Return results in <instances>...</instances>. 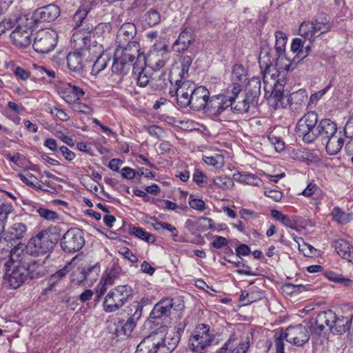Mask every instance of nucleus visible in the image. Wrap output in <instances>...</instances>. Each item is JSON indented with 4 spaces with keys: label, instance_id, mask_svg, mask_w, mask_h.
I'll return each instance as SVG.
<instances>
[{
    "label": "nucleus",
    "instance_id": "f257e3e1",
    "mask_svg": "<svg viewBox=\"0 0 353 353\" xmlns=\"http://www.w3.org/2000/svg\"><path fill=\"white\" fill-rule=\"evenodd\" d=\"M34 264L30 265L26 254L24 253V245L18 243L10 252V259L6 262L4 279L11 288H19L30 277L40 278L45 275L46 271L42 265L34 268Z\"/></svg>",
    "mask_w": 353,
    "mask_h": 353
},
{
    "label": "nucleus",
    "instance_id": "f03ea898",
    "mask_svg": "<svg viewBox=\"0 0 353 353\" xmlns=\"http://www.w3.org/2000/svg\"><path fill=\"white\" fill-rule=\"evenodd\" d=\"M184 327L179 325L176 330L167 334L163 331L153 332L141 341L135 353H171L179 343Z\"/></svg>",
    "mask_w": 353,
    "mask_h": 353
},
{
    "label": "nucleus",
    "instance_id": "7ed1b4c3",
    "mask_svg": "<svg viewBox=\"0 0 353 353\" xmlns=\"http://www.w3.org/2000/svg\"><path fill=\"white\" fill-rule=\"evenodd\" d=\"M141 57L145 56L140 53V45L137 41L129 42L126 45L119 43L112 62V72L121 76L127 74Z\"/></svg>",
    "mask_w": 353,
    "mask_h": 353
},
{
    "label": "nucleus",
    "instance_id": "20e7f679",
    "mask_svg": "<svg viewBox=\"0 0 353 353\" xmlns=\"http://www.w3.org/2000/svg\"><path fill=\"white\" fill-rule=\"evenodd\" d=\"M59 231L57 227L48 228L32 237L26 246V252H24L27 257L48 253L59 240Z\"/></svg>",
    "mask_w": 353,
    "mask_h": 353
},
{
    "label": "nucleus",
    "instance_id": "39448f33",
    "mask_svg": "<svg viewBox=\"0 0 353 353\" xmlns=\"http://www.w3.org/2000/svg\"><path fill=\"white\" fill-rule=\"evenodd\" d=\"M142 311L143 305L138 301L131 303L125 310L128 315L130 316L128 319L126 321L119 320L114 324V330L113 333L118 340H123L132 334L137 321L141 316Z\"/></svg>",
    "mask_w": 353,
    "mask_h": 353
},
{
    "label": "nucleus",
    "instance_id": "423d86ee",
    "mask_svg": "<svg viewBox=\"0 0 353 353\" xmlns=\"http://www.w3.org/2000/svg\"><path fill=\"white\" fill-rule=\"evenodd\" d=\"M133 296V289L128 285H118L105 295L103 307L107 313L114 312L121 309Z\"/></svg>",
    "mask_w": 353,
    "mask_h": 353
},
{
    "label": "nucleus",
    "instance_id": "0eeeda50",
    "mask_svg": "<svg viewBox=\"0 0 353 353\" xmlns=\"http://www.w3.org/2000/svg\"><path fill=\"white\" fill-rule=\"evenodd\" d=\"M214 339V334L209 325L204 323L199 324L190 336L188 345L194 353H205Z\"/></svg>",
    "mask_w": 353,
    "mask_h": 353
},
{
    "label": "nucleus",
    "instance_id": "6e6552de",
    "mask_svg": "<svg viewBox=\"0 0 353 353\" xmlns=\"http://www.w3.org/2000/svg\"><path fill=\"white\" fill-rule=\"evenodd\" d=\"M32 22L26 16H19V24L12 30L10 37L12 43L19 48H26L32 41Z\"/></svg>",
    "mask_w": 353,
    "mask_h": 353
},
{
    "label": "nucleus",
    "instance_id": "1a4fd4ad",
    "mask_svg": "<svg viewBox=\"0 0 353 353\" xmlns=\"http://www.w3.org/2000/svg\"><path fill=\"white\" fill-rule=\"evenodd\" d=\"M318 120V114L314 111H310L305 114L297 122L296 133L299 137H302L305 143H310L315 141Z\"/></svg>",
    "mask_w": 353,
    "mask_h": 353
},
{
    "label": "nucleus",
    "instance_id": "9d476101",
    "mask_svg": "<svg viewBox=\"0 0 353 353\" xmlns=\"http://www.w3.org/2000/svg\"><path fill=\"white\" fill-rule=\"evenodd\" d=\"M59 240L62 250L66 253L79 252L85 243L84 233L78 228L69 229Z\"/></svg>",
    "mask_w": 353,
    "mask_h": 353
},
{
    "label": "nucleus",
    "instance_id": "9b49d317",
    "mask_svg": "<svg viewBox=\"0 0 353 353\" xmlns=\"http://www.w3.org/2000/svg\"><path fill=\"white\" fill-rule=\"evenodd\" d=\"M57 38V32L54 30H39L34 38L32 47L39 53H48L56 46Z\"/></svg>",
    "mask_w": 353,
    "mask_h": 353
},
{
    "label": "nucleus",
    "instance_id": "f8f14e48",
    "mask_svg": "<svg viewBox=\"0 0 353 353\" xmlns=\"http://www.w3.org/2000/svg\"><path fill=\"white\" fill-rule=\"evenodd\" d=\"M83 46L79 50L70 52L67 55V65L68 68L73 72H80L83 69V58L90 52V37L85 36L81 38Z\"/></svg>",
    "mask_w": 353,
    "mask_h": 353
},
{
    "label": "nucleus",
    "instance_id": "ddd939ff",
    "mask_svg": "<svg viewBox=\"0 0 353 353\" xmlns=\"http://www.w3.org/2000/svg\"><path fill=\"white\" fill-rule=\"evenodd\" d=\"M27 234V225L22 222H15L6 232L0 235V250L8 248L9 242H14L22 240Z\"/></svg>",
    "mask_w": 353,
    "mask_h": 353
},
{
    "label": "nucleus",
    "instance_id": "4468645a",
    "mask_svg": "<svg viewBox=\"0 0 353 353\" xmlns=\"http://www.w3.org/2000/svg\"><path fill=\"white\" fill-rule=\"evenodd\" d=\"M230 94V87H228L225 93L210 97L205 112L214 117L219 116L232 105Z\"/></svg>",
    "mask_w": 353,
    "mask_h": 353
},
{
    "label": "nucleus",
    "instance_id": "2eb2a0df",
    "mask_svg": "<svg viewBox=\"0 0 353 353\" xmlns=\"http://www.w3.org/2000/svg\"><path fill=\"white\" fill-rule=\"evenodd\" d=\"M284 337L288 343L301 347L309 341L310 336L305 326L297 324L287 327L284 332Z\"/></svg>",
    "mask_w": 353,
    "mask_h": 353
},
{
    "label": "nucleus",
    "instance_id": "dca6fc26",
    "mask_svg": "<svg viewBox=\"0 0 353 353\" xmlns=\"http://www.w3.org/2000/svg\"><path fill=\"white\" fill-rule=\"evenodd\" d=\"M241 91V85H239L238 83H234L230 87V95L232 99H231L232 105H230V107L231 108V110L236 114L246 113L250 108H254L257 106V104L254 102H252L251 99L250 100V98L246 94L241 101L236 102V100Z\"/></svg>",
    "mask_w": 353,
    "mask_h": 353
},
{
    "label": "nucleus",
    "instance_id": "f3484780",
    "mask_svg": "<svg viewBox=\"0 0 353 353\" xmlns=\"http://www.w3.org/2000/svg\"><path fill=\"white\" fill-rule=\"evenodd\" d=\"M334 319L335 313L330 310L319 312L314 320L310 321L311 332L316 336H321L325 327L332 332V324Z\"/></svg>",
    "mask_w": 353,
    "mask_h": 353
},
{
    "label": "nucleus",
    "instance_id": "a211bd4d",
    "mask_svg": "<svg viewBox=\"0 0 353 353\" xmlns=\"http://www.w3.org/2000/svg\"><path fill=\"white\" fill-rule=\"evenodd\" d=\"M250 346L249 336L238 338L233 334L216 353H246Z\"/></svg>",
    "mask_w": 353,
    "mask_h": 353
},
{
    "label": "nucleus",
    "instance_id": "6ab92c4d",
    "mask_svg": "<svg viewBox=\"0 0 353 353\" xmlns=\"http://www.w3.org/2000/svg\"><path fill=\"white\" fill-rule=\"evenodd\" d=\"M132 72L137 75V85L143 88L152 83V75L154 74L153 68L147 66L145 57H139L138 61L134 63Z\"/></svg>",
    "mask_w": 353,
    "mask_h": 353
},
{
    "label": "nucleus",
    "instance_id": "aec40b11",
    "mask_svg": "<svg viewBox=\"0 0 353 353\" xmlns=\"http://www.w3.org/2000/svg\"><path fill=\"white\" fill-rule=\"evenodd\" d=\"M59 15V8L54 4H49L37 9L30 19L35 23L50 22L54 21Z\"/></svg>",
    "mask_w": 353,
    "mask_h": 353
},
{
    "label": "nucleus",
    "instance_id": "412c9836",
    "mask_svg": "<svg viewBox=\"0 0 353 353\" xmlns=\"http://www.w3.org/2000/svg\"><path fill=\"white\" fill-rule=\"evenodd\" d=\"M210 98V92L204 86H194L190 95L189 107L193 110L205 111Z\"/></svg>",
    "mask_w": 353,
    "mask_h": 353
},
{
    "label": "nucleus",
    "instance_id": "4be33fe9",
    "mask_svg": "<svg viewBox=\"0 0 353 353\" xmlns=\"http://www.w3.org/2000/svg\"><path fill=\"white\" fill-rule=\"evenodd\" d=\"M173 306L172 299L164 298L154 305L150 317L152 319H159L163 316L168 317L170 315Z\"/></svg>",
    "mask_w": 353,
    "mask_h": 353
},
{
    "label": "nucleus",
    "instance_id": "5701e85b",
    "mask_svg": "<svg viewBox=\"0 0 353 353\" xmlns=\"http://www.w3.org/2000/svg\"><path fill=\"white\" fill-rule=\"evenodd\" d=\"M194 41L193 30L191 28H185L174 41L172 46L173 50L176 52H183L188 50Z\"/></svg>",
    "mask_w": 353,
    "mask_h": 353
},
{
    "label": "nucleus",
    "instance_id": "b1692460",
    "mask_svg": "<svg viewBox=\"0 0 353 353\" xmlns=\"http://www.w3.org/2000/svg\"><path fill=\"white\" fill-rule=\"evenodd\" d=\"M336 132L337 127L334 122L328 119H322L318 124L315 140L320 137L322 141H325Z\"/></svg>",
    "mask_w": 353,
    "mask_h": 353
},
{
    "label": "nucleus",
    "instance_id": "393cba45",
    "mask_svg": "<svg viewBox=\"0 0 353 353\" xmlns=\"http://www.w3.org/2000/svg\"><path fill=\"white\" fill-rule=\"evenodd\" d=\"M137 33V28L132 23H123L118 31L117 43L120 45H125V43L132 42Z\"/></svg>",
    "mask_w": 353,
    "mask_h": 353
},
{
    "label": "nucleus",
    "instance_id": "a878e982",
    "mask_svg": "<svg viewBox=\"0 0 353 353\" xmlns=\"http://www.w3.org/2000/svg\"><path fill=\"white\" fill-rule=\"evenodd\" d=\"M332 332L336 334H343L349 331L352 325L351 314L349 316H339L335 314V319L333 321Z\"/></svg>",
    "mask_w": 353,
    "mask_h": 353
},
{
    "label": "nucleus",
    "instance_id": "bb28decb",
    "mask_svg": "<svg viewBox=\"0 0 353 353\" xmlns=\"http://www.w3.org/2000/svg\"><path fill=\"white\" fill-rule=\"evenodd\" d=\"M307 92L303 89L291 93L288 98V105L291 110H299L305 105Z\"/></svg>",
    "mask_w": 353,
    "mask_h": 353
},
{
    "label": "nucleus",
    "instance_id": "cd10ccee",
    "mask_svg": "<svg viewBox=\"0 0 353 353\" xmlns=\"http://www.w3.org/2000/svg\"><path fill=\"white\" fill-rule=\"evenodd\" d=\"M325 141H326L325 150L329 155L338 154L344 144L343 137L340 133L337 134V132Z\"/></svg>",
    "mask_w": 353,
    "mask_h": 353
},
{
    "label": "nucleus",
    "instance_id": "c85d7f7f",
    "mask_svg": "<svg viewBox=\"0 0 353 353\" xmlns=\"http://www.w3.org/2000/svg\"><path fill=\"white\" fill-rule=\"evenodd\" d=\"M261 80L259 77H253L249 80L245 94L251 99L252 102H254L258 105L259 98L261 94Z\"/></svg>",
    "mask_w": 353,
    "mask_h": 353
},
{
    "label": "nucleus",
    "instance_id": "c756f323",
    "mask_svg": "<svg viewBox=\"0 0 353 353\" xmlns=\"http://www.w3.org/2000/svg\"><path fill=\"white\" fill-rule=\"evenodd\" d=\"M333 246L339 255L349 261H352L353 248L347 241L342 239H338L334 242Z\"/></svg>",
    "mask_w": 353,
    "mask_h": 353
},
{
    "label": "nucleus",
    "instance_id": "7c9ffc66",
    "mask_svg": "<svg viewBox=\"0 0 353 353\" xmlns=\"http://www.w3.org/2000/svg\"><path fill=\"white\" fill-rule=\"evenodd\" d=\"M303 42L301 39H294L291 44V50L296 54L293 57L291 62L285 66L286 70H291L294 68V65L300 61V57L303 54Z\"/></svg>",
    "mask_w": 353,
    "mask_h": 353
},
{
    "label": "nucleus",
    "instance_id": "2f4dec72",
    "mask_svg": "<svg viewBox=\"0 0 353 353\" xmlns=\"http://www.w3.org/2000/svg\"><path fill=\"white\" fill-rule=\"evenodd\" d=\"M13 211L11 203L0 196V235L4 232L8 215Z\"/></svg>",
    "mask_w": 353,
    "mask_h": 353
},
{
    "label": "nucleus",
    "instance_id": "473e14b6",
    "mask_svg": "<svg viewBox=\"0 0 353 353\" xmlns=\"http://www.w3.org/2000/svg\"><path fill=\"white\" fill-rule=\"evenodd\" d=\"M270 106L274 109L285 108L288 105V99H284L283 91L280 88H274L268 99Z\"/></svg>",
    "mask_w": 353,
    "mask_h": 353
},
{
    "label": "nucleus",
    "instance_id": "72a5a7b5",
    "mask_svg": "<svg viewBox=\"0 0 353 353\" xmlns=\"http://www.w3.org/2000/svg\"><path fill=\"white\" fill-rule=\"evenodd\" d=\"M271 53L272 50L268 46L261 48V52L259 56V64L261 70H268L274 63L276 58L272 57Z\"/></svg>",
    "mask_w": 353,
    "mask_h": 353
},
{
    "label": "nucleus",
    "instance_id": "f704fd0d",
    "mask_svg": "<svg viewBox=\"0 0 353 353\" xmlns=\"http://www.w3.org/2000/svg\"><path fill=\"white\" fill-rule=\"evenodd\" d=\"M194 86L195 84L190 81H184L181 82V80H176L175 85L172 88H170L169 94L172 97H175L176 94L188 92H190V96Z\"/></svg>",
    "mask_w": 353,
    "mask_h": 353
},
{
    "label": "nucleus",
    "instance_id": "c9c22d12",
    "mask_svg": "<svg viewBox=\"0 0 353 353\" xmlns=\"http://www.w3.org/2000/svg\"><path fill=\"white\" fill-rule=\"evenodd\" d=\"M314 26L317 32V36H320L331 30L330 24V17L325 13H320L316 16Z\"/></svg>",
    "mask_w": 353,
    "mask_h": 353
},
{
    "label": "nucleus",
    "instance_id": "e433bc0d",
    "mask_svg": "<svg viewBox=\"0 0 353 353\" xmlns=\"http://www.w3.org/2000/svg\"><path fill=\"white\" fill-rule=\"evenodd\" d=\"M299 33L301 37L308 39L311 43L318 37V34L314 26V22L312 21H303L301 23L299 26Z\"/></svg>",
    "mask_w": 353,
    "mask_h": 353
},
{
    "label": "nucleus",
    "instance_id": "4c0bfd02",
    "mask_svg": "<svg viewBox=\"0 0 353 353\" xmlns=\"http://www.w3.org/2000/svg\"><path fill=\"white\" fill-rule=\"evenodd\" d=\"M154 77L152 79V86L156 90H161L164 89L169 81L172 85V80L170 77L164 72L161 71L160 74L155 72Z\"/></svg>",
    "mask_w": 353,
    "mask_h": 353
},
{
    "label": "nucleus",
    "instance_id": "58836bf2",
    "mask_svg": "<svg viewBox=\"0 0 353 353\" xmlns=\"http://www.w3.org/2000/svg\"><path fill=\"white\" fill-rule=\"evenodd\" d=\"M231 79L232 83L229 87H232L234 83H238L241 85V83L245 82L247 80L245 70L241 65L236 64L234 65Z\"/></svg>",
    "mask_w": 353,
    "mask_h": 353
},
{
    "label": "nucleus",
    "instance_id": "ea45409f",
    "mask_svg": "<svg viewBox=\"0 0 353 353\" xmlns=\"http://www.w3.org/2000/svg\"><path fill=\"white\" fill-rule=\"evenodd\" d=\"M110 60L111 59L108 54H101L92 65V74H97L103 70Z\"/></svg>",
    "mask_w": 353,
    "mask_h": 353
},
{
    "label": "nucleus",
    "instance_id": "a19ab883",
    "mask_svg": "<svg viewBox=\"0 0 353 353\" xmlns=\"http://www.w3.org/2000/svg\"><path fill=\"white\" fill-rule=\"evenodd\" d=\"M130 234L148 243H153L156 241L154 235L151 234L140 227L133 226L130 229Z\"/></svg>",
    "mask_w": 353,
    "mask_h": 353
},
{
    "label": "nucleus",
    "instance_id": "79ce46f5",
    "mask_svg": "<svg viewBox=\"0 0 353 353\" xmlns=\"http://www.w3.org/2000/svg\"><path fill=\"white\" fill-rule=\"evenodd\" d=\"M19 16L13 15L0 22V37L7 30L14 29L19 24Z\"/></svg>",
    "mask_w": 353,
    "mask_h": 353
},
{
    "label": "nucleus",
    "instance_id": "37998d69",
    "mask_svg": "<svg viewBox=\"0 0 353 353\" xmlns=\"http://www.w3.org/2000/svg\"><path fill=\"white\" fill-rule=\"evenodd\" d=\"M90 10V8L88 6L85 7L84 6L80 7L74 13L72 17L73 27L77 29L79 28L81 25L85 17H87L88 12Z\"/></svg>",
    "mask_w": 353,
    "mask_h": 353
},
{
    "label": "nucleus",
    "instance_id": "c03bdc74",
    "mask_svg": "<svg viewBox=\"0 0 353 353\" xmlns=\"http://www.w3.org/2000/svg\"><path fill=\"white\" fill-rule=\"evenodd\" d=\"M274 36L276 39L275 50L279 57H281L285 52L288 38L285 34L281 31H276Z\"/></svg>",
    "mask_w": 353,
    "mask_h": 353
},
{
    "label": "nucleus",
    "instance_id": "a18cd8bd",
    "mask_svg": "<svg viewBox=\"0 0 353 353\" xmlns=\"http://www.w3.org/2000/svg\"><path fill=\"white\" fill-rule=\"evenodd\" d=\"M331 214L333 219L340 224H346L352 218V214H347L338 207L332 210Z\"/></svg>",
    "mask_w": 353,
    "mask_h": 353
},
{
    "label": "nucleus",
    "instance_id": "49530a36",
    "mask_svg": "<svg viewBox=\"0 0 353 353\" xmlns=\"http://www.w3.org/2000/svg\"><path fill=\"white\" fill-rule=\"evenodd\" d=\"M34 210L41 218L45 220L50 221L59 220V215L55 211L43 207L35 208Z\"/></svg>",
    "mask_w": 353,
    "mask_h": 353
},
{
    "label": "nucleus",
    "instance_id": "de8ad7c7",
    "mask_svg": "<svg viewBox=\"0 0 353 353\" xmlns=\"http://www.w3.org/2000/svg\"><path fill=\"white\" fill-rule=\"evenodd\" d=\"M145 22L150 27L157 25L161 21V15L159 12L151 8L144 15Z\"/></svg>",
    "mask_w": 353,
    "mask_h": 353
},
{
    "label": "nucleus",
    "instance_id": "09e8293b",
    "mask_svg": "<svg viewBox=\"0 0 353 353\" xmlns=\"http://www.w3.org/2000/svg\"><path fill=\"white\" fill-rule=\"evenodd\" d=\"M213 182L216 186L224 190L230 189L234 185L233 180L225 175L214 177Z\"/></svg>",
    "mask_w": 353,
    "mask_h": 353
},
{
    "label": "nucleus",
    "instance_id": "8fccbe9b",
    "mask_svg": "<svg viewBox=\"0 0 353 353\" xmlns=\"http://www.w3.org/2000/svg\"><path fill=\"white\" fill-rule=\"evenodd\" d=\"M99 268L96 265L89 267L88 268L83 269L81 271L82 280L90 281L91 283L97 280Z\"/></svg>",
    "mask_w": 353,
    "mask_h": 353
},
{
    "label": "nucleus",
    "instance_id": "3c124183",
    "mask_svg": "<svg viewBox=\"0 0 353 353\" xmlns=\"http://www.w3.org/2000/svg\"><path fill=\"white\" fill-rule=\"evenodd\" d=\"M72 108L74 112L82 113L86 115H90L92 113V109L85 103H81L77 100H74Z\"/></svg>",
    "mask_w": 353,
    "mask_h": 353
},
{
    "label": "nucleus",
    "instance_id": "603ef678",
    "mask_svg": "<svg viewBox=\"0 0 353 353\" xmlns=\"http://www.w3.org/2000/svg\"><path fill=\"white\" fill-rule=\"evenodd\" d=\"M68 272V265H65L63 268L55 272L50 277L49 282L51 283L50 285L52 286L56 284L61 279L64 278Z\"/></svg>",
    "mask_w": 353,
    "mask_h": 353
},
{
    "label": "nucleus",
    "instance_id": "864d4df0",
    "mask_svg": "<svg viewBox=\"0 0 353 353\" xmlns=\"http://www.w3.org/2000/svg\"><path fill=\"white\" fill-rule=\"evenodd\" d=\"M204 162L210 165L214 166L216 168H220L223 163V157L222 155L216 154V156L204 157Z\"/></svg>",
    "mask_w": 353,
    "mask_h": 353
},
{
    "label": "nucleus",
    "instance_id": "5fc2aeb1",
    "mask_svg": "<svg viewBox=\"0 0 353 353\" xmlns=\"http://www.w3.org/2000/svg\"><path fill=\"white\" fill-rule=\"evenodd\" d=\"M268 139L270 143L274 146V149L277 152H281L284 150L285 143L280 137L270 134L268 136Z\"/></svg>",
    "mask_w": 353,
    "mask_h": 353
},
{
    "label": "nucleus",
    "instance_id": "6e6d98bb",
    "mask_svg": "<svg viewBox=\"0 0 353 353\" xmlns=\"http://www.w3.org/2000/svg\"><path fill=\"white\" fill-rule=\"evenodd\" d=\"M176 103L181 108H186L190 105V92H181L175 95Z\"/></svg>",
    "mask_w": 353,
    "mask_h": 353
},
{
    "label": "nucleus",
    "instance_id": "4d7b16f0",
    "mask_svg": "<svg viewBox=\"0 0 353 353\" xmlns=\"http://www.w3.org/2000/svg\"><path fill=\"white\" fill-rule=\"evenodd\" d=\"M274 343L276 346V353H285L284 352V343L283 340L285 339L284 337V332H277L274 334Z\"/></svg>",
    "mask_w": 353,
    "mask_h": 353
},
{
    "label": "nucleus",
    "instance_id": "13d9d810",
    "mask_svg": "<svg viewBox=\"0 0 353 353\" xmlns=\"http://www.w3.org/2000/svg\"><path fill=\"white\" fill-rule=\"evenodd\" d=\"M119 253L132 263H137L139 261L138 257L127 247L120 248L119 250Z\"/></svg>",
    "mask_w": 353,
    "mask_h": 353
},
{
    "label": "nucleus",
    "instance_id": "bf43d9fd",
    "mask_svg": "<svg viewBox=\"0 0 353 353\" xmlns=\"http://www.w3.org/2000/svg\"><path fill=\"white\" fill-rule=\"evenodd\" d=\"M50 113L57 119L62 121H67L70 119L69 115L62 109L54 107L50 110Z\"/></svg>",
    "mask_w": 353,
    "mask_h": 353
},
{
    "label": "nucleus",
    "instance_id": "052dcab7",
    "mask_svg": "<svg viewBox=\"0 0 353 353\" xmlns=\"http://www.w3.org/2000/svg\"><path fill=\"white\" fill-rule=\"evenodd\" d=\"M192 58L190 56H184L181 58V71L179 73L180 76H182L185 74H188L189 71V68L192 63Z\"/></svg>",
    "mask_w": 353,
    "mask_h": 353
},
{
    "label": "nucleus",
    "instance_id": "680f3d73",
    "mask_svg": "<svg viewBox=\"0 0 353 353\" xmlns=\"http://www.w3.org/2000/svg\"><path fill=\"white\" fill-rule=\"evenodd\" d=\"M192 179L198 185L202 186L203 183H206L207 176L200 170L195 169Z\"/></svg>",
    "mask_w": 353,
    "mask_h": 353
},
{
    "label": "nucleus",
    "instance_id": "e2e57ef3",
    "mask_svg": "<svg viewBox=\"0 0 353 353\" xmlns=\"http://www.w3.org/2000/svg\"><path fill=\"white\" fill-rule=\"evenodd\" d=\"M264 296V292L261 290L254 289V287L250 288V299L248 303H252L257 300L262 299Z\"/></svg>",
    "mask_w": 353,
    "mask_h": 353
},
{
    "label": "nucleus",
    "instance_id": "0e129e2a",
    "mask_svg": "<svg viewBox=\"0 0 353 353\" xmlns=\"http://www.w3.org/2000/svg\"><path fill=\"white\" fill-rule=\"evenodd\" d=\"M190 206L198 211H203L205 209V202L201 199H192L189 200Z\"/></svg>",
    "mask_w": 353,
    "mask_h": 353
},
{
    "label": "nucleus",
    "instance_id": "69168bd1",
    "mask_svg": "<svg viewBox=\"0 0 353 353\" xmlns=\"http://www.w3.org/2000/svg\"><path fill=\"white\" fill-rule=\"evenodd\" d=\"M19 176L24 183L30 187H32V185H34V183L37 182V178L32 174H28L26 175L19 174Z\"/></svg>",
    "mask_w": 353,
    "mask_h": 353
},
{
    "label": "nucleus",
    "instance_id": "338daca9",
    "mask_svg": "<svg viewBox=\"0 0 353 353\" xmlns=\"http://www.w3.org/2000/svg\"><path fill=\"white\" fill-rule=\"evenodd\" d=\"M228 239L221 236H216L214 240L211 243L212 247L216 249H221L222 247L228 245Z\"/></svg>",
    "mask_w": 353,
    "mask_h": 353
},
{
    "label": "nucleus",
    "instance_id": "774afa93",
    "mask_svg": "<svg viewBox=\"0 0 353 353\" xmlns=\"http://www.w3.org/2000/svg\"><path fill=\"white\" fill-rule=\"evenodd\" d=\"M344 133L347 137H353V117H350L347 121L345 128Z\"/></svg>",
    "mask_w": 353,
    "mask_h": 353
}]
</instances>
